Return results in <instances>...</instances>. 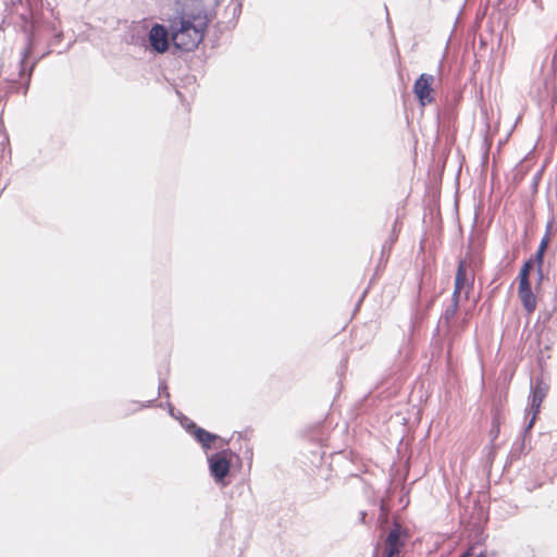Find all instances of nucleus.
Wrapping results in <instances>:
<instances>
[{"mask_svg":"<svg viewBox=\"0 0 557 557\" xmlns=\"http://www.w3.org/2000/svg\"><path fill=\"white\" fill-rule=\"evenodd\" d=\"M469 288H470V284H469L467 272H466V262L461 261L459 263L458 271H457V274H456L454 298L457 300V298L462 293L465 295H467Z\"/></svg>","mask_w":557,"mask_h":557,"instance_id":"0eeeda50","label":"nucleus"},{"mask_svg":"<svg viewBox=\"0 0 557 557\" xmlns=\"http://www.w3.org/2000/svg\"><path fill=\"white\" fill-rule=\"evenodd\" d=\"M476 557H485L483 554L478 555Z\"/></svg>","mask_w":557,"mask_h":557,"instance_id":"ddd939ff","label":"nucleus"},{"mask_svg":"<svg viewBox=\"0 0 557 557\" xmlns=\"http://www.w3.org/2000/svg\"><path fill=\"white\" fill-rule=\"evenodd\" d=\"M211 16L202 1L190 0L183 11L170 21L171 39L175 48L193 51L203 40Z\"/></svg>","mask_w":557,"mask_h":557,"instance_id":"f257e3e1","label":"nucleus"},{"mask_svg":"<svg viewBox=\"0 0 557 557\" xmlns=\"http://www.w3.org/2000/svg\"><path fill=\"white\" fill-rule=\"evenodd\" d=\"M193 435L205 448H211L218 440L216 435L198 426L194 429Z\"/></svg>","mask_w":557,"mask_h":557,"instance_id":"6e6552de","label":"nucleus"},{"mask_svg":"<svg viewBox=\"0 0 557 557\" xmlns=\"http://www.w3.org/2000/svg\"><path fill=\"white\" fill-rule=\"evenodd\" d=\"M386 544H403L400 542V530L399 528H395L392 530L387 536Z\"/></svg>","mask_w":557,"mask_h":557,"instance_id":"1a4fd4ad","label":"nucleus"},{"mask_svg":"<svg viewBox=\"0 0 557 557\" xmlns=\"http://www.w3.org/2000/svg\"><path fill=\"white\" fill-rule=\"evenodd\" d=\"M532 268V262L529 261L524 263L522 269L519 273V289H518V296L520 301L522 302L524 309L531 313L536 308V297L533 294L530 282H529V273L530 269Z\"/></svg>","mask_w":557,"mask_h":557,"instance_id":"7ed1b4c3","label":"nucleus"},{"mask_svg":"<svg viewBox=\"0 0 557 557\" xmlns=\"http://www.w3.org/2000/svg\"><path fill=\"white\" fill-rule=\"evenodd\" d=\"M169 35L171 34L163 25L154 24L149 32L151 48L158 53L165 52L169 49Z\"/></svg>","mask_w":557,"mask_h":557,"instance_id":"20e7f679","label":"nucleus"},{"mask_svg":"<svg viewBox=\"0 0 557 557\" xmlns=\"http://www.w3.org/2000/svg\"><path fill=\"white\" fill-rule=\"evenodd\" d=\"M433 81L434 77L432 75L422 74L414 84V94L422 106H425L432 101L431 86Z\"/></svg>","mask_w":557,"mask_h":557,"instance_id":"39448f33","label":"nucleus"},{"mask_svg":"<svg viewBox=\"0 0 557 557\" xmlns=\"http://www.w3.org/2000/svg\"><path fill=\"white\" fill-rule=\"evenodd\" d=\"M469 555H470V553H469V552H467V553H465V554L462 555V557H469Z\"/></svg>","mask_w":557,"mask_h":557,"instance_id":"f8f14e48","label":"nucleus"},{"mask_svg":"<svg viewBox=\"0 0 557 557\" xmlns=\"http://www.w3.org/2000/svg\"><path fill=\"white\" fill-rule=\"evenodd\" d=\"M387 545V557H397L403 544H386Z\"/></svg>","mask_w":557,"mask_h":557,"instance_id":"9b49d317","label":"nucleus"},{"mask_svg":"<svg viewBox=\"0 0 557 557\" xmlns=\"http://www.w3.org/2000/svg\"><path fill=\"white\" fill-rule=\"evenodd\" d=\"M548 240L549 239L547 236L542 239V243L539 247L537 255H536V259H537L539 263H542L543 255H544L545 249L547 248Z\"/></svg>","mask_w":557,"mask_h":557,"instance_id":"9d476101","label":"nucleus"},{"mask_svg":"<svg viewBox=\"0 0 557 557\" xmlns=\"http://www.w3.org/2000/svg\"><path fill=\"white\" fill-rule=\"evenodd\" d=\"M234 456L235 454L232 450L225 449L209 457V469L215 482L226 485L225 478L230 473Z\"/></svg>","mask_w":557,"mask_h":557,"instance_id":"f03ea898","label":"nucleus"},{"mask_svg":"<svg viewBox=\"0 0 557 557\" xmlns=\"http://www.w3.org/2000/svg\"><path fill=\"white\" fill-rule=\"evenodd\" d=\"M547 389H548V387L543 383H539L535 386V388L533 389L532 400H531V410L533 411V416L528 425V429L532 428V425L536 419V416L540 411L541 404L546 396Z\"/></svg>","mask_w":557,"mask_h":557,"instance_id":"423d86ee","label":"nucleus"}]
</instances>
